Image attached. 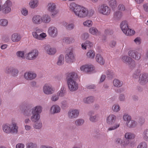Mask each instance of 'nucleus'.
Masks as SVG:
<instances>
[{"mask_svg":"<svg viewBox=\"0 0 148 148\" xmlns=\"http://www.w3.org/2000/svg\"><path fill=\"white\" fill-rule=\"evenodd\" d=\"M70 8L74 12L75 14L79 17L84 18L88 15V10L87 9L77 5L75 3H71L70 5Z\"/></svg>","mask_w":148,"mask_h":148,"instance_id":"nucleus-1","label":"nucleus"},{"mask_svg":"<svg viewBox=\"0 0 148 148\" xmlns=\"http://www.w3.org/2000/svg\"><path fill=\"white\" fill-rule=\"evenodd\" d=\"M20 109L23 114L26 116L30 115L31 114H33L34 112V109H33L32 104H23L20 107Z\"/></svg>","mask_w":148,"mask_h":148,"instance_id":"nucleus-2","label":"nucleus"},{"mask_svg":"<svg viewBox=\"0 0 148 148\" xmlns=\"http://www.w3.org/2000/svg\"><path fill=\"white\" fill-rule=\"evenodd\" d=\"M56 5L54 3H49L47 6V10L50 13L52 18H54L59 12V10L56 8Z\"/></svg>","mask_w":148,"mask_h":148,"instance_id":"nucleus-3","label":"nucleus"},{"mask_svg":"<svg viewBox=\"0 0 148 148\" xmlns=\"http://www.w3.org/2000/svg\"><path fill=\"white\" fill-rule=\"evenodd\" d=\"M99 12L103 14L108 15L110 13L111 10L106 4H103L100 6L98 9Z\"/></svg>","mask_w":148,"mask_h":148,"instance_id":"nucleus-4","label":"nucleus"},{"mask_svg":"<svg viewBox=\"0 0 148 148\" xmlns=\"http://www.w3.org/2000/svg\"><path fill=\"white\" fill-rule=\"evenodd\" d=\"M139 82L142 85H144L148 82V75L146 73H143L140 75Z\"/></svg>","mask_w":148,"mask_h":148,"instance_id":"nucleus-5","label":"nucleus"},{"mask_svg":"<svg viewBox=\"0 0 148 148\" xmlns=\"http://www.w3.org/2000/svg\"><path fill=\"white\" fill-rule=\"evenodd\" d=\"M66 61L68 63L73 62L75 60L74 55L72 51L67 53L65 56Z\"/></svg>","mask_w":148,"mask_h":148,"instance_id":"nucleus-6","label":"nucleus"},{"mask_svg":"<svg viewBox=\"0 0 148 148\" xmlns=\"http://www.w3.org/2000/svg\"><path fill=\"white\" fill-rule=\"evenodd\" d=\"M69 90L73 92L76 90L78 88V84L76 81L67 82Z\"/></svg>","mask_w":148,"mask_h":148,"instance_id":"nucleus-7","label":"nucleus"},{"mask_svg":"<svg viewBox=\"0 0 148 148\" xmlns=\"http://www.w3.org/2000/svg\"><path fill=\"white\" fill-rule=\"evenodd\" d=\"M38 55V51L36 50H34L29 53L26 56L27 59L32 60L35 59L37 57Z\"/></svg>","mask_w":148,"mask_h":148,"instance_id":"nucleus-8","label":"nucleus"},{"mask_svg":"<svg viewBox=\"0 0 148 148\" xmlns=\"http://www.w3.org/2000/svg\"><path fill=\"white\" fill-rule=\"evenodd\" d=\"M79 114V112L77 110H70L68 112V116L70 119H73L77 117Z\"/></svg>","mask_w":148,"mask_h":148,"instance_id":"nucleus-9","label":"nucleus"},{"mask_svg":"<svg viewBox=\"0 0 148 148\" xmlns=\"http://www.w3.org/2000/svg\"><path fill=\"white\" fill-rule=\"evenodd\" d=\"M77 77V74L75 72H71L68 73L66 77L67 82L75 81V79Z\"/></svg>","mask_w":148,"mask_h":148,"instance_id":"nucleus-10","label":"nucleus"},{"mask_svg":"<svg viewBox=\"0 0 148 148\" xmlns=\"http://www.w3.org/2000/svg\"><path fill=\"white\" fill-rule=\"evenodd\" d=\"M54 88L51 86L47 85H45L43 87V91L47 95L51 94L54 92Z\"/></svg>","mask_w":148,"mask_h":148,"instance_id":"nucleus-11","label":"nucleus"},{"mask_svg":"<svg viewBox=\"0 0 148 148\" xmlns=\"http://www.w3.org/2000/svg\"><path fill=\"white\" fill-rule=\"evenodd\" d=\"M120 27L123 32L126 34L129 28L127 21L126 20L122 21L120 23Z\"/></svg>","mask_w":148,"mask_h":148,"instance_id":"nucleus-12","label":"nucleus"},{"mask_svg":"<svg viewBox=\"0 0 148 148\" xmlns=\"http://www.w3.org/2000/svg\"><path fill=\"white\" fill-rule=\"evenodd\" d=\"M123 15V13L119 11H116L114 12L113 18L115 21H119L121 19Z\"/></svg>","mask_w":148,"mask_h":148,"instance_id":"nucleus-13","label":"nucleus"},{"mask_svg":"<svg viewBox=\"0 0 148 148\" xmlns=\"http://www.w3.org/2000/svg\"><path fill=\"white\" fill-rule=\"evenodd\" d=\"M48 32L49 35L53 37L56 36L58 34L57 29L54 27H49Z\"/></svg>","mask_w":148,"mask_h":148,"instance_id":"nucleus-14","label":"nucleus"},{"mask_svg":"<svg viewBox=\"0 0 148 148\" xmlns=\"http://www.w3.org/2000/svg\"><path fill=\"white\" fill-rule=\"evenodd\" d=\"M138 52L135 50H130L128 52V55L131 57L137 60H139L141 57V54H137V57L134 56V55H136Z\"/></svg>","mask_w":148,"mask_h":148,"instance_id":"nucleus-15","label":"nucleus"},{"mask_svg":"<svg viewBox=\"0 0 148 148\" xmlns=\"http://www.w3.org/2000/svg\"><path fill=\"white\" fill-rule=\"evenodd\" d=\"M45 49L46 50L47 53L49 55H53L56 52V49L52 48L49 45H47L45 47Z\"/></svg>","mask_w":148,"mask_h":148,"instance_id":"nucleus-16","label":"nucleus"},{"mask_svg":"<svg viewBox=\"0 0 148 148\" xmlns=\"http://www.w3.org/2000/svg\"><path fill=\"white\" fill-rule=\"evenodd\" d=\"M36 74L29 72L25 73L24 75L25 78L28 80L33 79L36 78Z\"/></svg>","mask_w":148,"mask_h":148,"instance_id":"nucleus-17","label":"nucleus"},{"mask_svg":"<svg viewBox=\"0 0 148 148\" xmlns=\"http://www.w3.org/2000/svg\"><path fill=\"white\" fill-rule=\"evenodd\" d=\"M116 117L113 114L110 115L107 118V123L108 124L112 125L115 123Z\"/></svg>","mask_w":148,"mask_h":148,"instance_id":"nucleus-18","label":"nucleus"},{"mask_svg":"<svg viewBox=\"0 0 148 148\" xmlns=\"http://www.w3.org/2000/svg\"><path fill=\"white\" fill-rule=\"evenodd\" d=\"M60 107L57 105H53L51 109V113L52 114H54L59 112L60 111Z\"/></svg>","mask_w":148,"mask_h":148,"instance_id":"nucleus-19","label":"nucleus"},{"mask_svg":"<svg viewBox=\"0 0 148 148\" xmlns=\"http://www.w3.org/2000/svg\"><path fill=\"white\" fill-rule=\"evenodd\" d=\"M32 22L35 24H39L42 22V17L39 15H35L33 17Z\"/></svg>","mask_w":148,"mask_h":148,"instance_id":"nucleus-20","label":"nucleus"},{"mask_svg":"<svg viewBox=\"0 0 148 148\" xmlns=\"http://www.w3.org/2000/svg\"><path fill=\"white\" fill-rule=\"evenodd\" d=\"M21 39V36L17 33H14L12 35L11 39L14 42L19 41Z\"/></svg>","mask_w":148,"mask_h":148,"instance_id":"nucleus-21","label":"nucleus"},{"mask_svg":"<svg viewBox=\"0 0 148 148\" xmlns=\"http://www.w3.org/2000/svg\"><path fill=\"white\" fill-rule=\"evenodd\" d=\"M96 61L101 65H103L105 63V60L102 56L100 54H97L96 57Z\"/></svg>","mask_w":148,"mask_h":148,"instance_id":"nucleus-22","label":"nucleus"},{"mask_svg":"<svg viewBox=\"0 0 148 148\" xmlns=\"http://www.w3.org/2000/svg\"><path fill=\"white\" fill-rule=\"evenodd\" d=\"M92 45L93 44H92V42L88 40H86L85 42L84 43L82 44V47L83 49H86L87 47L88 48H90Z\"/></svg>","mask_w":148,"mask_h":148,"instance_id":"nucleus-23","label":"nucleus"},{"mask_svg":"<svg viewBox=\"0 0 148 148\" xmlns=\"http://www.w3.org/2000/svg\"><path fill=\"white\" fill-rule=\"evenodd\" d=\"M4 132L6 133H9L11 132V128L10 125L8 124H3L2 127Z\"/></svg>","mask_w":148,"mask_h":148,"instance_id":"nucleus-24","label":"nucleus"},{"mask_svg":"<svg viewBox=\"0 0 148 148\" xmlns=\"http://www.w3.org/2000/svg\"><path fill=\"white\" fill-rule=\"evenodd\" d=\"M42 22L45 23H48L50 21L51 18L48 15L45 14L42 17Z\"/></svg>","mask_w":148,"mask_h":148,"instance_id":"nucleus-25","label":"nucleus"},{"mask_svg":"<svg viewBox=\"0 0 148 148\" xmlns=\"http://www.w3.org/2000/svg\"><path fill=\"white\" fill-rule=\"evenodd\" d=\"M32 114L33 116L31 117V120L32 121L36 122L40 118V115L39 114L35 113Z\"/></svg>","mask_w":148,"mask_h":148,"instance_id":"nucleus-26","label":"nucleus"},{"mask_svg":"<svg viewBox=\"0 0 148 148\" xmlns=\"http://www.w3.org/2000/svg\"><path fill=\"white\" fill-rule=\"evenodd\" d=\"M64 56L63 55H60L58 58L56 64L58 65L61 66L64 64Z\"/></svg>","mask_w":148,"mask_h":148,"instance_id":"nucleus-27","label":"nucleus"},{"mask_svg":"<svg viewBox=\"0 0 148 148\" xmlns=\"http://www.w3.org/2000/svg\"><path fill=\"white\" fill-rule=\"evenodd\" d=\"M113 83L114 86L117 87H120L123 85V82L117 79H114L113 81Z\"/></svg>","mask_w":148,"mask_h":148,"instance_id":"nucleus-28","label":"nucleus"},{"mask_svg":"<svg viewBox=\"0 0 148 148\" xmlns=\"http://www.w3.org/2000/svg\"><path fill=\"white\" fill-rule=\"evenodd\" d=\"M87 57L90 59H93L95 56V52L93 50L90 49L86 54Z\"/></svg>","mask_w":148,"mask_h":148,"instance_id":"nucleus-29","label":"nucleus"},{"mask_svg":"<svg viewBox=\"0 0 148 148\" xmlns=\"http://www.w3.org/2000/svg\"><path fill=\"white\" fill-rule=\"evenodd\" d=\"M84 122V121L83 119H79L76 120L75 122V124L77 126H80L83 124Z\"/></svg>","mask_w":148,"mask_h":148,"instance_id":"nucleus-30","label":"nucleus"},{"mask_svg":"<svg viewBox=\"0 0 148 148\" xmlns=\"http://www.w3.org/2000/svg\"><path fill=\"white\" fill-rule=\"evenodd\" d=\"M109 4L112 10H114L117 6L116 1V0H111L109 2Z\"/></svg>","mask_w":148,"mask_h":148,"instance_id":"nucleus-31","label":"nucleus"},{"mask_svg":"<svg viewBox=\"0 0 148 148\" xmlns=\"http://www.w3.org/2000/svg\"><path fill=\"white\" fill-rule=\"evenodd\" d=\"M38 4V1L37 0L31 1L29 3L30 6L32 8L37 7Z\"/></svg>","mask_w":148,"mask_h":148,"instance_id":"nucleus-32","label":"nucleus"},{"mask_svg":"<svg viewBox=\"0 0 148 148\" xmlns=\"http://www.w3.org/2000/svg\"><path fill=\"white\" fill-rule=\"evenodd\" d=\"M136 123L134 121L130 120L128 121L127 123H126V124L129 127H134L136 125Z\"/></svg>","mask_w":148,"mask_h":148,"instance_id":"nucleus-33","label":"nucleus"},{"mask_svg":"<svg viewBox=\"0 0 148 148\" xmlns=\"http://www.w3.org/2000/svg\"><path fill=\"white\" fill-rule=\"evenodd\" d=\"M94 101L93 97L92 96H90L84 99V102L87 103H92Z\"/></svg>","mask_w":148,"mask_h":148,"instance_id":"nucleus-34","label":"nucleus"},{"mask_svg":"<svg viewBox=\"0 0 148 148\" xmlns=\"http://www.w3.org/2000/svg\"><path fill=\"white\" fill-rule=\"evenodd\" d=\"M125 137L126 139L129 140L134 138H135V136L134 134L128 132L125 134Z\"/></svg>","mask_w":148,"mask_h":148,"instance_id":"nucleus-35","label":"nucleus"},{"mask_svg":"<svg viewBox=\"0 0 148 148\" xmlns=\"http://www.w3.org/2000/svg\"><path fill=\"white\" fill-rule=\"evenodd\" d=\"M18 127L16 126L15 123L12 124V129H11L10 133H12L16 134L18 132Z\"/></svg>","mask_w":148,"mask_h":148,"instance_id":"nucleus-36","label":"nucleus"},{"mask_svg":"<svg viewBox=\"0 0 148 148\" xmlns=\"http://www.w3.org/2000/svg\"><path fill=\"white\" fill-rule=\"evenodd\" d=\"M122 60L124 62L128 63L130 61L132 60V59L127 56H124L122 57Z\"/></svg>","mask_w":148,"mask_h":148,"instance_id":"nucleus-37","label":"nucleus"},{"mask_svg":"<svg viewBox=\"0 0 148 148\" xmlns=\"http://www.w3.org/2000/svg\"><path fill=\"white\" fill-rule=\"evenodd\" d=\"M144 139L146 141H148V129L145 130L143 134Z\"/></svg>","mask_w":148,"mask_h":148,"instance_id":"nucleus-38","label":"nucleus"},{"mask_svg":"<svg viewBox=\"0 0 148 148\" xmlns=\"http://www.w3.org/2000/svg\"><path fill=\"white\" fill-rule=\"evenodd\" d=\"M107 77L109 79L112 78L114 76V73L110 70H107L106 72Z\"/></svg>","mask_w":148,"mask_h":148,"instance_id":"nucleus-39","label":"nucleus"},{"mask_svg":"<svg viewBox=\"0 0 148 148\" xmlns=\"http://www.w3.org/2000/svg\"><path fill=\"white\" fill-rule=\"evenodd\" d=\"M33 109H35L34 112L33 113L34 114L35 113L39 114V113L41 112L42 110V108L40 106H37L35 107H33Z\"/></svg>","mask_w":148,"mask_h":148,"instance_id":"nucleus-40","label":"nucleus"},{"mask_svg":"<svg viewBox=\"0 0 148 148\" xmlns=\"http://www.w3.org/2000/svg\"><path fill=\"white\" fill-rule=\"evenodd\" d=\"M129 143V140H128L125 138L123 140H121V145L124 147H125Z\"/></svg>","mask_w":148,"mask_h":148,"instance_id":"nucleus-41","label":"nucleus"},{"mask_svg":"<svg viewBox=\"0 0 148 148\" xmlns=\"http://www.w3.org/2000/svg\"><path fill=\"white\" fill-rule=\"evenodd\" d=\"M8 24V21L5 19H1L0 20V25L2 26H6Z\"/></svg>","mask_w":148,"mask_h":148,"instance_id":"nucleus-42","label":"nucleus"},{"mask_svg":"<svg viewBox=\"0 0 148 148\" xmlns=\"http://www.w3.org/2000/svg\"><path fill=\"white\" fill-rule=\"evenodd\" d=\"M27 148H36L37 145L32 142L26 144Z\"/></svg>","mask_w":148,"mask_h":148,"instance_id":"nucleus-43","label":"nucleus"},{"mask_svg":"<svg viewBox=\"0 0 148 148\" xmlns=\"http://www.w3.org/2000/svg\"><path fill=\"white\" fill-rule=\"evenodd\" d=\"M89 119L92 122H96L98 120V118L97 116L95 115L90 117Z\"/></svg>","mask_w":148,"mask_h":148,"instance_id":"nucleus-44","label":"nucleus"},{"mask_svg":"<svg viewBox=\"0 0 148 148\" xmlns=\"http://www.w3.org/2000/svg\"><path fill=\"white\" fill-rule=\"evenodd\" d=\"M2 8L3 12L4 13H8L11 10V8L10 7H3V6H2Z\"/></svg>","mask_w":148,"mask_h":148,"instance_id":"nucleus-45","label":"nucleus"},{"mask_svg":"<svg viewBox=\"0 0 148 148\" xmlns=\"http://www.w3.org/2000/svg\"><path fill=\"white\" fill-rule=\"evenodd\" d=\"M129 67L131 69H133L135 67V61L132 59V60L128 63Z\"/></svg>","mask_w":148,"mask_h":148,"instance_id":"nucleus-46","label":"nucleus"},{"mask_svg":"<svg viewBox=\"0 0 148 148\" xmlns=\"http://www.w3.org/2000/svg\"><path fill=\"white\" fill-rule=\"evenodd\" d=\"M90 32L92 34H95L98 32V30L97 28L94 27H91L89 29Z\"/></svg>","mask_w":148,"mask_h":148,"instance_id":"nucleus-47","label":"nucleus"},{"mask_svg":"<svg viewBox=\"0 0 148 148\" xmlns=\"http://www.w3.org/2000/svg\"><path fill=\"white\" fill-rule=\"evenodd\" d=\"M61 107L62 108L64 109L68 107L67 102L65 100L62 101L61 102Z\"/></svg>","mask_w":148,"mask_h":148,"instance_id":"nucleus-48","label":"nucleus"},{"mask_svg":"<svg viewBox=\"0 0 148 148\" xmlns=\"http://www.w3.org/2000/svg\"><path fill=\"white\" fill-rule=\"evenodd\" d=\"M86 66L87 68L86 69V72L88 73L94 70L95 68L92 66L86 65Z\"/></svg>","mask_w":148,"mask_h":148,"instance_id":"nucleus-49","label":"nucleus"},{"mask_svg":"<svg viewBox=\"0 0 148 148\" xmlns=\"http://www.w3.org/2000/svg\"><path fill=\"white\" fill-rule=\"evenodd\" d=\"M112 109L114 112H117L120 110V108L118 105L115 104L113 106Z\"/></svg>","mask_w":148,"mask_h":148,"instance_id":"nucleus-50","label":"nucleus"},{"mask_svg":"<svg viewBox=\"0 0 148 148\" xmlns=\"http://www.w3.org/2000/svg\"><path fill=\"white\" fill-rule=\"evenodd\" d=\"M12 5V2L10 0H7L2 6H3V7H10V8H11L10 7Z\"/></svg>","mask_w":148,"mask_h":148,"instance_id":"nucleus-51","label":"nucleus"},{"mask_svg":"<svg viewBox=\"0 0 148 148\" xmlns=\"http://www.w3.org/2000/svg\"><path fill=\"white\" fill-rule=\"evenodd\" d=\"M147 145L145 142L140 143L138 145L137 148H147Z\"/></svg>","mask_w":148,"mask_h":148,"instance_id":"nucleus-52","label":"nucleus"},{"mask_svg":"<svg viewBox=\"0 0 148 148\" xmlns=\"http://www.w3.org/2000/svg\"><path fill=\"white\" fill-rule=\"evenodd\" d=\"M127 33H124L125 35L127 36H131L135 34V32L133 30L129 28L127 30Z\"/></svg>","mask_w":148,"mask_h":148,"instance_id":"nucleus-53","label":"nucleus"},{"mask_svg":"<svg viewBox=\"0 0 148 148\" xmlns=\"http://www.w3.org/2000/svg\"><path fill=\"white\" fill-rule=\"evenodd\" d=\"M83 24L85 26L90 27L92 26V22L91 20H88L84 22L83 23Z\"/></svg>","mask_w":148,"mask_h":148,"instance_id":"nucleus-54","label":"nucleus"},{"mask_svg":"<svg viewBox=\"0 0 148 148\" xmlns=\"http://www.w3.org/2000/svg\"><path fill=\"white\" fill-rule=\"evenodd\" d=\"M42 127V124L39 121L36 123L34 125V127L36 129H40Z\"/></svg>","mask_w":148,"mask_h":148,"instance_id":"nucleus-55","label":"nucleus"},{"mask_svg":"<svg viewBox=\"0 0 148 148\" xmlns=\"http://www.w3.org/2000/svg\"><path fill=\"white\" fill-rule=\"evenodd\" d=\"M16 54L18 57L22 58H24V53L23 51H18L16 52Z\"/></svg>","mask_w":148,"mask_h":148,"instance_id":"nucleus-56","label":"nucleus"},{"mask_svg":"<svg viewBox=\"0 0 148 148\" xmlns=\"http://www.w3.org/2000/svg\"><path fill=\"white\" fill-rule=\"evenodd\" d=\"M75 25L71 23L67 25L66 28L68 30H71L73 29Z\"/></svg>","mask_w":148,"mask_h":148,"instance_id":"nucleus-57","label":"nucleus"},{"mask_svg":"<svg viewBox=\"0 0 148 148\" xmlns=\"http://www.w3.org/2000/svg\"><path fill=\"white\" fill-rule=\"evenodd\" d=\"M18 72L19 71L18 69L12 68L11 73L13 76H16L18 73Z\"/></svg>","mask_w":148,"mask_h":148,"instance_id":"nucleus-58","label":"nucleus"},{"mask_svg":"<svg viewBox=\"0 0 148 148\" xmlns=\"http://www.w3.org/2000/svg\"><path fill=\"white\" fill-rule=\"evenodd\" d=\"M123 119L124 121H129L131 120V117L130 116L127 114L123 116Z\"/></svg>","mask_w":148,"mask_h":148,"instance_id":"nucleus-59","label":"nucleus"},{"mask_svg":"<svg viewBox=\"0 0 148 148\" xmlns=\"http://www.w3.org/2000/svg\"><path fill=\"white\" fill-rule=\"evenodd\" d=\"M12 68L11 67H7L5 69V72L7 74L11 73Z\"/></svg>","mask_w":148,"mask_h":148,"instance_id":"nucleus-60","label":"nucleus"},{"mask_svg":"<svg viewBox=\"0 0 148 148\" xmlns=\"http://www.w3.org/2000/svg\"><path fill=\"white\" fill-rule=\"evenodd\" d=\"M119 126V124H116L114 126L112 127H109L108 129V130L111 131L112 130H115Z\"/></svg>","mask_w":148,"mask_h":148,"instance_id":"nucleus-61","label":"nucleus"},{"mask_svg":"<svg viewBox=\"0 0 148 148\" xmlns=\"http://www.w3.org/2000/svg\"><path fill=\"white\" fill-rule=\"evenodd\" d=\"M32 35L34 38L37 39L39 40L40 39V37H39V35L37 34L36 32H32Z\"/></svg>","mask_w":148,"mask_h":148,"instance_id":"nucleus-62","label":"nucleus"},{"mask_svg":"<svg viewBox=\"0 0 148 148\" xmlns=\"http://www.w3.org/2000/svg\"><path fill=\"white\" fill-rule=\"evenodd\" d=\"M64 88H62L60 91L58 92L57 93V95L61 97H62L64 95V92L63 91Z\"/></svg>","mask_w":148,"mask_h":148,"instance_id":"nucleus-63","label":"nucleus"},{"mask_svg":"<svg viewBox=\"0 0 148 148\" xmlns=\"http://www.w3.org/2000/svg\"><path fill=\"white\" fill-rule=\"evenodd\" d=\"M119 99L121 101H124L125 100V96L123 94H121L120 95Z\"/></svg>","mask_w":148,"mask_h":148,"instance_id":"nucleus-64","label":"nucleus"}]
</instances>
